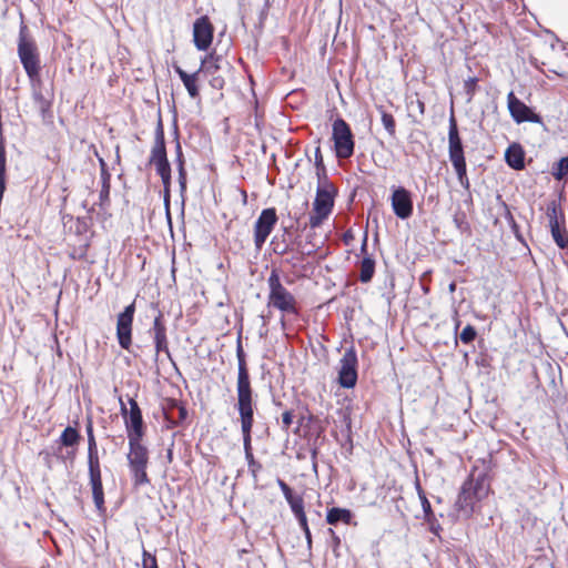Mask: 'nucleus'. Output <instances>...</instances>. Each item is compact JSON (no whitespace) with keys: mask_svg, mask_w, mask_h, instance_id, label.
Instances as JSON below:
<instances>
[{"mask_svg":"<svg viewBox=\"0 0 568 568\" xmlns=\"http://www.w3.org/2000/svg\"><path fill=\"white\" fill-rule=\"evenodd\" d=\"M237 359H239V379H237V397L235 405L240 413L242 433H243V450L248 458V373L246 368L245 353L242 346V335L237 339Z\"/></svg>","mask_w":568,"mask_h":568,"instance_id":"nucleus-1","label":"nucleus"},{"mask_svg":"<svg viewBox=\"0 0 568 568\" xmlns=\"http://www.w3.org/2000/svg\"><path fill=\"white\" fill-rule=\"evenodd\" d=\"M18 55L32 85L39 84L41 60L36 42L28 36L26 24L20 27L18 40Z\"/></svg>","mask_w":568,"mask_h":568,"instance_id":"nucleus-2","label":"nucleus"},{"mask_svg":"<svg viewBox=\"0 0 568 568\" xmlns=\"http://www.w3.org/2000/svg\"><path fill=\"white\" fill-rule=\"evenodd\" d=\"M142 438H129L128 462L132 479L135 486H142L150 483L146 474L149 464V450L141 443Z\"/></svg>","mask_w":568,"mask_h":568,"instance_id":"nucleus-3","label":"nucleus"},{"mask_svg":"<svg viewBox=\"0 0 568 568\" xmlns=\"http://www.w3.org/2000/svg\"><path fill=\"white\" fill-rule=\"evenodd\" d=\"M332 139L334 141L336 158L349 159L354 154V135L349 124L343 118H337L333 122Z\"/></svg>","mask_w":568,"mask_h":568,"instance_id":"nucleus-4","label":"nucleus"},{"mask_svg":"<svg viewBox=\"0 0 568 568\" xmlns=\"http://www.w3.org/2000/svg\"><path fill=\"white\" fill-rule=\"evenodd\" d=\"M270 304L286 314H297L296 300L280 282L275 272L268 277Z\"/></svg>","mask_w":568,"mask_h":568,"instance_id":"nucleus-5","label":"nucleus"},{"mask_svg":"<svg viewBox=\"0 0 568 568\" xmlns=\"http://www.w3.org/2000/svg\"><path fill=\"white\" fill-rule=\"evenodd\" d=\"M88 468L94 505L99 511H104V491L98 448H88Z\"/></svg>","mask_w":568,"mask_h":568,"instance_id":"nucleus-6","label":"nucleus"},{"mask_svg":"<svg viewBox=\"0 0 568 568\" xmlns=\"http://www.w3.org/2000/svg\"><path fill=\"white\" fill-rule=\"evenodd\" d=\"M130 409L120 398L121 415L124 418L125 429L129 438H142L144 436V422L142 410L135 399L129 398Z\"/></svg>","mask_w":568,"mask_h":568,"instance_id":"nucleus-7","label":"nucleus"},{"mask_svg":"<svg viewBox=\"0 0 568 568\" xmlns=\"http://www.w3.org/2000/svg\"><path fill=\"white\" fill-rule=\"evenodd\" d=\"M149 163L155 168V171L160 176L171 172V166L166 156L164 130L161 120H159L156 125L155 140L151 149Z\"/></svg>","mask_w":568,"mask_h":568,"instance_id":"nucleus-8","label":"nucleus"},{"mask_svg":"<svg viewBox=\"0 0 568 568\" xmlns=\"http://www.w3.org/2000/svg\"><path fill=\"white\" fill-rule=\"evenodd\" d=\"M338 384L343 388H353L357 383V354L354 346L345 349L339 361Z\"/></svg>","mask_w":568,"mask_h":568,"instance_id":"nucleus-9","label":"nucleus"},{"mask_svg":"<svg viewBox=\"0 0 568 568\" xmlns=\"http://www.w3.org/2000/svg\"><path fill=\"white\" fill-rule=\"evenodd\" d=\"M507 108L510 116L518 124L524 122L544 124L541 115L518 99L513 91L507 95Z\"/></svg>","mask_w":568,"mask_h":568,"instance_id":"nucleus-10","label":"nucleus"},{"mask_svg":"<svg viewBox=\"0 0 568 568\" xmlns=\"http://www.w3.org/2000/svg\"><path fill=\"white\" fill-rule=\"evenodd\" d=\"M135 313V303L125 306L118 315L116 338L121 348L129 351L132 345V325Z\"/></svg>","mask_w":568,"mask_h":568,"instance_id":"nucleus-11","label":"nucleus"},{"mask_svg":"<svg viewBox=\"0 0 568 568\" xmlns=\"http://www.w3.org/2000/svg\"><path fill=\"white\" fill-rule=\"evenodd\" d=\"M389 200L393 212L398 219L407 220L413 215L414 201L409 190L404 186H393Z\"/></svg>","mask_w":568,"mask_h":568,"instance_id":"nucleus-12","label":"nucleus"},{"mask_svg":"<svg viewBox=\"0 0 568 568\" xmlns=\"http://www.w3.org/2000/svg\"><path fill=\"white\" fill-rule=\"evenodd\" d=\"M448 156L452 165L466 163L463 140L459 134L457 120L452 110L448 120Z\"/></svg>","mask_w":568,"mask_h":568,"instance_id":"nucleus-13","label":"nucleus"},{"mask_svg":"<svg viewBox=\"0 0 568 568\" xmlns=\"http://www.w3.org/2000/svg\"><path fill=\"white\" fill-rule=\"evenodd\" d=\"M277 222V214L274 207L264 209L254 225V242L261 248L271 234Z\"/></svg>","mask_w":568,"mask_h":568,"instance_id":"nucleus-14","label":"nucleus"},{"mask_svg":"<svg viewBox=\"0 0 568 568\" xmlns=\"http://www.w3.org/2000/svg\"><path fill=\"white\" fill-rule=\"evenodd\" d=\"M214 28L206 16H202L193 24V42L197 50L205 51L213 40Z\"/></svg>","mask_w":568,"mask_h":568,"instance_id":"nucleus-15","label":"nucleus"},{"mask_svg":"<svg viewBox=\"0 0 568 568\" xmlns=\"http://www.w3.org/2000/svg\"><path fill=\"white\" fill-rule=\"evenodd\" d=\"M335 194V186L325 178L324 182L317 185L313 211H322V213L326 212L331 214L334 207Z\"/></svg>","mask_w":568,"mask_h":568,"instance_id":"nucleus-16","label":"nucleus"},{"mask_svg":"<svg viewBox=\"0 0 568 568\" xmlns=\"http://www.w3.org/2000/svg\"><path fill=\"white\" fill-rule=\"evenodd\" d=\"M149 333L153 338L156 355L164 353L170 357L166 325L162 312H158Z\"/></svg>","mask_w":568,"mask_h":568,"instance_id":"nucleus-17","label":"nucleus"},{"mask_svg":"<svg viewBox=\"0 0 568 568\" xmlns=\"http://www.w3.org/2000/svg\"><path fill=\"white\" fill-rule=\"evenodd\" d=\"M474 477H469L467 480H465L455 503L456 509L459 513H463L465 516H470L474 511V505L476 501L480 500L473 493H470V490L474 489Z\"/></svg>","mask_w":568,"mask_h":568,"instance_id":"nucleus-18","label":"nucleus"},{"mask_svg":"<svg viewBox=\"0 0 568 568\" xmlns=\"http://www.w3.org/2000/svg\"><path fill=\"white\" fill-rule=\"evenodd\" d=\"M507 165L516 171L525 169V151L519 143L510 144L505 152Z\"/></svg>","mask_w":568,"mask_h":568,"instance_id":"nucleus-19","label":"nucleus"},{"mask_svg":"<svg viewBox=\"0 0 568 568\" xmlns=\"http://www.w3.org/2000/svg\"><path fill=\"white\" fill-rule=\"evenodd\" d=\"M546 216L548 219L549 229L566 224V215L561 207V203L555 199L548 201Z\"/></svg>","mask_w":568,"mask_h":568,"instance_id":"nucleus-20","label":"nucleus"},{"mask_svg":"<svg viewBox=\"0 0 568 568\" xmlns=\"http://www.w3.org/2000/svg\"><path fill=\"white\" fill-rule=\"evenodd\" d=\"M175 72L180 77L181 81L183 82L185 89L187 90V93L191 98H196L199 95V88L196 85L197 81V74L200 71L189 74L186 73L182 68L174 67Z\"/></svg>","mask_w":568,"mask_h":568,"instance_id":"nucleus-21","label":"nucleus"},{"mask_svg":"<svg viewBox=\"0 0 568 568\" xmlns=\"http://www.w3.org/2000/svg\"><path fill=\"white\" fill-rule=\"evenodd\" d=\"M353 518V513L346 508L332 507L327 510L326 521L329 525H337L338 523L349 524Z\"/></svg>","mask_w":568,"mask_h":568,"instance_id":"nucleus-22","label":"nucleus"},{"mask_svg":"<svg viewBox=\"0 0 568 568\" xmlns=\"http://www.w3.org/2000/svg\"><path fill=\"white\" fill-rule=\"evenodd\" d=\"M375 273V260L372 256H364L359 266V281L369 283Z\"/></svg>","mask_w":568,"mask_h":568,"instance_id":"nucleus-23","label":"nucleus"},{"mask_svg":"<svg viewBox=\"0 0 568 568\" xmlns=\"http://www.w3.org/2000/svg\"><path fill=\"white\" fill-rule=\"evenodd\" d=\"M550 233L554 242L559 248H568V232L566 229V224L556 227H550Z\"/></svg>","mask_w":568,"mask_h":568,"instance_id":"nucleus-24","label":"nucleus"},{"mask_svg":"<svg viewBox=\"0 0 568 568\" xmlns=\"http://www.w3.org/2000/svg\"><path fill=\"white\" fill-rule=\"evenodd\" d=\"M80 438V433L74 427L68 426L60 435L59 442L65 447H72L79 443Z\"/></svg>","mask_w":568,"mask_h":568,"instance_id":"nucleus-25","label":"nucleus"},{"mask_svg":"<svg viewBox=\"0 0 568 568\" xmlns=\"http://www.w3.org/2000/svg\"><path fill=\"white\" fill-rule=\"evenodd\" d=\"M416 490H417V494H418V497H419V500H420V504L423 507L424 519L425 520L434 519L435 514L432 509V505L418 481H416Z\"/></svg>","mask_w":568,"mask_h":568,"instance_id":"nucleus-26","label":"nucleus"},{"mask_svg":"<svg viewBox=\"0 0 568 568\" xmlns=\"http://www.w3.org/2000/svg\"><path fill=\"white\" fill-rule=\"evenodd\" d=\"M551 175L555 180L561 181L568 175V155L562 156L551 168Z\"/></svg>","mask_w":568,"mask_h":568,"instance_id":"nucleus-27","label":"nucleus"},{"mask_svg":"<svg viewBox=\"0 0 568 568\" xmlns=\"http://www.w3.org/2000/svg\"><path fill=\"white\" fill-rule=\"evenodd\" d=\"M378 110L381 111L382 123L385 130L392 138H394L396 133V122L394 116L386 112L383 106H379Z\"/></svg>","mask_w":568,"mask_h":568,"instance_id":"nucleus-28","label":"nucleus"},{"mask_svg":"<svg viewBox=\"0 0 568 568\" xmlns=\"http://www.w3.org/2000/svg\"><path fill=\"white\" fill-rule=\"evenodd\" d=\"M453 168H454V170L456 172V175H457L459 184L466 191H469L470 182H469V179H468V175H467V164L466 163L454 164Z\"/></svg>","mask_w":568,"mask_h":568,"instance_id":"nucleus-29","label":"nucleus"},{"mask_svg":"<svg viewBox=\"0 0 568 568\" xmlns=\"http://www.w3.org/2000/svg\"><path fill=\"white\" fill-rule=\"evenodd\" d=\"M453 221H454V224L457 227V230L460 231L462 233L470 232V224L467 221V216H466L465 212L457 211L454 214Z\"/></svg>","mask_w":568,"mask_h":568,"instance_id":"nucleus-30","label":"nucleus"},{"mask_svg":"<svg viewBox=\"0 0 568 568\" xmlns=\"http://www.w3.org/2000/svg\"><path fill=\"white\" fill-rule=\"evenodd\" d=\"M291 507L293 514L304 510V500L301 495H296L294 491L284 497Z\"/></svg>","mask_w":568,"mask_h":568,"instance_id":"nucleus-31","label":"nucleus"},{"mask_svg":"<svg viewBox=\"0 0 568 568\" xmlns=\"http://www.w3.org/2000/svg\"><path fill=\"white\" fill-rule=\"evenodd\" d=\"M477 337V331L476 328L468 324L467 326H465L462 331V333L459 334V339L462 343L464 344H470L473 343Z\"/></svg>","mask_w":568,"mask_h":568,"instance_id":"nucleus-32","label":"nucleus"},{"mask_svg":"<svg viewBox=\"0 0 568 568\" xmlns=\"http://www.w3.org/2000/svg\"><path fill=\"white\" fill-rule=\"evenodd\" d=\"M478 79L476 77H470L464 81V90L468 95V100H471L478 89Z\"/></svg>","mask_w":568,"mask_h":568,"instance_id":"nucleus-33","label":"nucleus"},{"mask_svg":"<svg viewBox=\"0 0 568 568\" xmlns=\"http://www.w3.org/2000/svg\"><path fill=\"white\" fill-rule=\"evenodd\" d=\"M328 213L322 211H313V213L310 215V226L312 229H316L322 225L325 219L328 217Z\"/></svg>","mask_w":568,"mask_h":568,"instance_id":"nucleus-34","label":"nucleus"},{"mask_svg":"<svg viewBox=\"0 0 568 568\" xmlns=\"http://www.w3.org/2000/svg\"><path fill=\"white\" fill-rule=\"evenodd\" d=\"M142 568H159L155 555L143 549L142 552Z\"/></svg>","mask_w":568,"mask_h":568,"instance_id":"nucleus-35","label":"nucleus"},{"mask_svg":"<svg viewBox=\"0 0 568 568\" xmlns=\"http://www.w3.org/2000/svg\"><path fill=\"white\" fill-rule=\"evenodd\" d=\"M474 489L470 490V493H473L476 497H478L479 499H481L485 494H486V490H485V478L484 477H478V478H474Z\"/></svg>","mask_w":568,"mask_h":568,"instance_id":"nucleus-36","label":"nucleus"},{"mask_svg":"<svg viewBox=\"0 0 568 568\" xmlns=\"http://www.w3.org/2000/svg\"><path fill=\"white\" fill-rule=\"evenodd\" d=\"M217 59H214L213 55L206 57L204 60H202L201 63V70H204L206 72H213L214 70L219 69V65L216 64Z\"/></svg>","mask_w":568,"mask_h":568,"instance_id":"nucleus-37","label":"nucleus"},{"mask_svg":"<svg viewBox=\"0 0 568 568\" xmlns=\"http://www.w3.org/2000/svg\"><path fill=\"white\" fill-rule=\"evenodd\" d=\"M314 156H315V168H316V170L317 171H323L324 179L327 178V175H326V168L324 165V160H323V155H322L320 146H317L315 149Z\"/></svg>","mask_w":568,"mask_h":568,"instance_id":"nucleus-38","label":"nucleus"},{"mask_svg":"<svg viewBox=\"0 0 568 568\" xmlns=\"http://www.w3.org/2000/svg\"><path fill=\"white\" fill-rule=\"evenodd\" d=\"M110 187H111L110 183L102 184L100 195H99L101 206H104V205L109 204V202H110Z\"/></svg>","mask_w":568,"mask_h":568,"instance_id":"nucleus-39","label":"nucleus"},{"mask_svg":"<svg viewBox=\"0 0 568 568\" xmlns=\"http://www.w3.org/2000/svg\"><path fill=\"white\" fill-rule=\"evenodd\" d=\"M85 430L88 435V448H98L91 420L88 422Z\"/></svg>","mask_w":568,"mask_h":568,"instance_id":"nucleus-40","label":"nucleus"},{"mask_svg":"<svg viewBox=\"0 0 568 568\" xmlns=\"http://www.w3.org/2000/svg\"><path fill=\"white\" fill-rule=\"evenodd\" d=\"M178 172H179L180 190H181V193L183 194L186 191V181H187L185 166L178 168Z\"/></svg>","mask_w":568,"mask_h":568,"instance_id":"nucleus-41","label":"nucleus"},{"mask_svg":"<svg viewBox=\"0 0 568 568\" xmlns=\"http://www.w3.org/2000/svg\"><path fill=\"white\" fill-rule=\"evenodd\" d=\"M174 162H175L178 168L185 166V161H184V156H183L182 146H181L179 141L176 142V145H175V159H174Z\"/></svg>","mask_w":568,"mask_h":568,"instance_id":"nucleus-42","label":"nucleus"},{"mask_svg":"<svg viewBox=\"0 0 568 568\" xmlns=\"http://www.w3.org/2000/svg\"><path fill=\"white\" fill-rule=\"evenodd\" d=\"M294 516H295L296 520L298 521V525L303 531L310 529L305 510L296 513V514H294Z\"/></svg>","mask_w":568,"mask_h":568,"instance_id":"nucleus-43","label":"nucleus"},{"mask_svg":"<svg viewBox=\"0 0 568 568\" xmlns=\"http://www.w3.org/2000/svg\"><path fill=\"white\" fill-rule=\"evenodd\" d=\"M293 423V413L291 410H285L282 414V427L287 430Z\"/></svg>","mask_w":568,"mask_h":568,"instance_id":"nucleus-44","label":"nucleus"},{"mask_svg":"<svg viewBox=\"0 0 568 568\" xmlns=\"http://www.w3.org/2000/svg\"><path fill=\"white\" fill-rule=\"evenodd\" d=\"M429 525V529L433 534L439 535V531L442 530L440 525L438 524L436 517L434 516V519L425 520Z\"/></svg>","mask_w":568,"mask_h":568,"instance_id":"nucleus-45","label":"nucleus"},{"mask_svg":"<svg viewBox=\"0 0 568 568\" xmlns=\"http://www.w3.org/2000/svg\"><path fill=\"white\" fill-rule=\"evenodd\" d=\"M267 11H268V0H264L262 9H261V11L258 13V24L260 26L263 24V21L267 17Z\"/></svg>","mask_w":568,"mask_h":568,"instance_id":"nucleus-46","label":"nucleus"},{"mask_svg":"<svg viewBox=\"0 0 568 568\" xmlns=\"http://www.w3.org/2000/svg\"><path fill=\"white\" fill-rule=\"evenodd\" d=\"M33 99L41 106V109L44 110V108L47 106L48 102H47V100L44 99V97L42 95V93L40 91H34L33 92Z\"/></svg>","mask_w":568,"mask_h":568,"instance_id":"nucleus-47","label":"nucleus"},{"mask_svg":"<svg viewBox=\"0 0 568 568\" xmlns=\"http://www.w3.org/2000/svg\"><path fill=\"white\" fill-rule=\"evenodd\" d=\"M510 227L518 241L523 242V236L519 232V225L516 223L514 216H510Z\"/></svg>","mask_w":568,"mask_h":568,"instance_id":"nucleus-48","label":"nucleus"},{"mask_svg":"<svg viewBox=\"0 0 568 568\" xmlns=\"http://www.w3.org/2000/svg\"><path fill=\"white\" fill-rule=\"evenodd\" d=\"M277 483L284 497L293 493V489L284 480L278 479Z\"/></svg>","mask_w":568,"mask_h":568,"instance_id":"nucleus-49","label":"nucleus"},{"mask_svg":"<svg viewBox=\"0 0 568 568\" xmlns=\"http://www.w3.org/2000/svg\"><path fill=\"white\" fill-rule=\"evenodd\" d=\"M328 534L332 536V546L333 550L335 551L336 548L341 545V539L332 528H328Z\"/></svg>","mask_w":568,"mask_h":568,"instance_id":"nucleus-50","label":"nucleus"},{"mask_svg":"<svg viewBox=\"0 0 568 568\" xmlns=\"http://www.w3.org/2000/svg\"><path fill=\"white\" fill-rule=\"evenodd\" d=\"M163 197L166 210L169 211L170 197H171V187H163Z\"/></svg>","mask_w":568,"mask_h":568,"instance_id":"nucleus-51","label":"nucleus"},{"mask_svg":"<svg viewBox=\"0 0 568 568\" xmlns=\"http://www.w3.org/2000/svg\"><path fill=\"white\" fill-rule=\"evenodd\" d=\"M163 187H171V172L161 175Z\"/></svg>","mask_w":568,"mask_h":568,"instance_id":"nucleus-52","label":"nucleus"},{"mask_svg":"<svg viewBox=\"0 0 568 568\" xmlns=\"http://www.w3.org/2000/svg\"><path fill=\"white\" fill-rule=\"evenodd\" d=\"M101 180H102V184L110 183L111 175L108 172V169L106 170H101Z\"/></svg>","mask_w":568,"mask_h":568,"instance_id":"nucleus-53","label":"nucleus"},{"mask_svg":"<svg viewBox=\"0 0 568 568\" xmlns=\"http://www.w3.org/2000/svg\"><path fill=\"white\" fill-rule=\"evenodd\" d=\"M303 532L305 535V539H306V542H307V548H308V550H311L312 549V534H311V530L307 529V530H305Z\"/></svg>","mask_w":568,"mask_h":568,"instance_id":"nucleus-54","label":"nucleus"},{"mask_svg":"<svg viewBox=\"0 0 568 568\" xmlns=\"http://www.w3.org/2000/svg\"><path fill=\"white\" fill-rule=\"evenodd\" d=\"M366 250H367V233L365 232L364 239H363V242L361 245V252L366 253Z\"/></svg>","mask_w":568,"mask_h":568,"instance_id":"nucleus-55","label":"nucleus"},{"mask_svg":"<svg viewBox=\"0 0 568 568\" xmlns=\"http://www.w3.org/2000/svg\"><path fill=\"white\" fill-rule=\"evenodd\" d=\"M316 456H317V449H312L313 468H314L315 471H316V468H317Z\"/></svg>","mask_w":568,"mask_h":568,"instance_id":"nucleus-56","label":"nucleus"},{"mask_svg":"<svg viewBox=\"0 0 568 568\" xmlns=\"http://www.w3.org/2000/svg\"><path fill=\"white\" fill-rule=\"evenodd\" d=\"M316 175H317V179H318V184L323 183L324 182L323 171H317L316 170Z\"/></svg>","mask_w":568,"mask_h":568,"instance_id":"nucleus-57","label":"nucleus"},{"mask_svg":"<svg viewBox=\"0 0 568 568\" xmlns=\"http://www.w3.org/2000/svg\"><path fill=\"white\" fill-rule=\"evenodd\" d=\"M255 126L260 129V115L257 113V106L255 108Z\"/></svg>","mask_w":568,"mask_h":568,"instance_id":"nucleus-58","label":"nucleus"},{"mask_svg":"<svg viewBox=\"0 0 568 568\" xmlns=\"http://www.w3.org/2000/svg\"><path fill=\"white\" fill-rule=\"evenodd\" d=\"M99 164L101 170H106V163L102 158H99Z\"/></svg>","mask_w":568,"mask_h":568,"instance_id":"nucleus-59","label":"nucleus"},{"mask_svg":"<svg viewBox=\"0 0 568 568\" xmlns=\"http://www.w3.org/2000/svg\"><path fill=\"white\" fill-rule=\"evenodd\" d=\"M349 239H353V235H352V233H351V232H346V233L344 234V241H345V243H348V240H349Z\"/></svg>","mask_w":568,"mask_h":568,"instance_id":"nucleus-60","label":"nucleus"},{"mask_svg":"<svg viewBox=\"0 0 568 568\" xmlns=\"http://www.w3.org/2000/svg\"><path fill=\"white\" fill-rule=\"evenodd\" d=\"M240 192H241V195H242V197H243V203L245 204V203H246V199H247L246 191H245V190H243V189H241V190H240Z\"/></svg>","mask_w":568,"mask_h":568,"instance_id":"nucleus-61","label":"nucleus"},{"mask_svg":"<svg viewBox=\"0 0 568 568\" xmlns=\"http://www.w3.org/2000/svg\"><path fill=\"white\" fill-rule=\"evenodd\" d=\"M448 290L450 293L455 292L456 290V283L455 282H452L449 285H448Z\"/></svg>","mask_w":568,"mask_h":568,"instance_id":"nucleus-62","label":"nucleus"},{"mask_svg":"<svg viewBox=\"0 0 568 568\" xmlns=\"http://www.w3.org/2000/svg\"><path fill=\"white\" fill-rule=\"evenodd\" d=\"M418 108H419L420 112L423 113L424 112V102L418 101Z\"/></svg>","mask_w":568,"mask_h":568,"instance_id":"nucleus-63","label":"nucleus"},{"mask_svg":"<svg viewBox=\"0 0 568 568\" xmlns=\"http://www.w3.org/2000/svg\"><path fill=\"white\" fill-rule=\"evenodd\" d=\"M510 216H513V214L509 211H507L506 220L508 221L509 224H510Z\"/></svg>","mask_w":568,"mask_h":568,"instance_id":"nucleus-64","label":"nucleus"}]
</instances>
